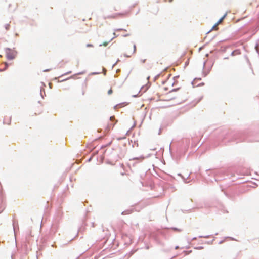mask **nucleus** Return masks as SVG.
<instances>
[{
	"instance_id": "obj_9",
	"label": "nucleus",
	"mask_w": 259,
	"mask_h": 259,
	"mask_svg": "<svg viewBox=\"0 0 259 259\" xmlns=\"http://www.w3.org/2000/svg\"><path fill=\"white\" fill-rule=\"evenodd\" d=\"M113 34H114V37H113L110 39V41H111L112 40H113V39L116 37V36H115V33H114Z\"/></svg>"
},
{
	"instance_id": "obj_10",
	"label": "nucleus",
	"mask_w": 259,
	"mask_h": 259,
	"mask_svg": "<svg viewBox=\"0 0 259 259\" xmlns=\"http://www.w3.org/2000/svg\"><path fill=\"white\" fill-rule=\"evenodd\" d=\"M87 47H93V46L92 44H88Z\"/></svg>"
},
{
	"instance_id": "obj_2",
	"label": "nucleus",
	"mask_w": 259,
	"mask_h": 259,
	"mask_svg": "<svg viewBox=\"0 0 259 259\" xmlns=\"http://www.w3.org/2000/svg\"><path fill=\"white\" fill-rule=\"evenodd\" d=\"M96 26L98 28H101L104 25V21L102 18H98L96 21Z\"/></svg>"
},
{
	"instance_id": "obj_8",
	"label": "nucleus",
	"mask_w": 259,
	"mask_h": 259,
	"mask_svg": "<svg viewBox=\"0 0 259 259\" xmlns=\"http://www.w3.org/2000/svg\"><path fill=\"white\" fill-rule=\"evenodd\" d=\"M112 93H113V91H112V89H110L108 91V94L109 95H111Z\"/></svg>"
},
{
	"instance_id": "obj_13",
	"label": "nucleus",
	"mask_w": 259,
	"mask_h": 259,
	"mask_svg": "<svg viewBox=\"0 0 259 259\" xmlns=\"http://www.w3.org/2000/svg\"><path fill=\"white\" fill-rule=\"evenodd\" d=\"M71 72V71H69L68 73H67V74H68V73H70Z\"/></svg>"
},
{
	"instance_id": "obj_7",
	"label": "nucleus",
	"mask_w": 259,
	"mask_h": 259,
	"mask_svg": "<svg viewBox=\"0 0 259 259\" xmlns=\"http://www.w3.org/2000/svg\"><path fill=\"white\" fill-rule=\"evenodd\" d=\"M218 25H216V24L213 26L212 27V29L213 30H217L218 29Z\"/></svg>"
},
{
	"instance_id": "obj_11",
	"label": "nucleus",
	"mask_w": 259,
	"mask_h": 259,
	"mask_svg": "<svg viewBox=\"0 0 259 259\" xmlns=\"http://www.w3.org/2000/svg\"><path fill=\"white\" fill-rule=\"evenodd\" d=\"M11 257L12 259H15V256L14 255H12Z\"/></svg>"
},
{
	"instance_id": "obj_3",
	"label": "nucleus",
	"mask_w": 259,
	"mask_h": 259,
	"mask_svg": "<svg viewBox=\"0 0 259 259\" xmlns=\"http://www.w3.org/2000/svg\"><path fill=\"white\" fill-rule=\"evenodd\" d=\"M7 57L8 59L12 60L15 58V55L11 52V51L9 49L7 51Z\"/></svg>"
},
{
	"instance_id": "obj_6",
	"label": "nucleus",
	"mask_w": 259,
	"mask_h": 259,
	"mask_svg": "<svg viewBox=\"0 0 259 259\" xmlns=\"http://www.w3.org/2000/svg\"><path fill=\"white\" fill-rule=\"evenodd\" d=\"M108 43H109V42H107V41L104 42L102 44L100 45V46H103L106 47L108 45Z\"/></svg>"
},
{
	"instance_id": "obj_5",
	"label": "nucleus",
	"mask_w": 259,
	"mask_h": 259,
	"mask_svg": "<svg viewBox=\"0 0 259 259\" xmlns=\"http://www.w3.org/2000/svg\"><path fill=\"white\" fill-rule=\"evenodd\" d=\"M226 15H224L216 23V25H219L223 21L224 19L225 18Z\"/></svg>"
},
{
	"instance_id": "obj_1",
	"label": "nucleus",
	"mask_w": 259,
	"mask_h": 259,
	"mask_svg": "<svg viewBox=\"0 0 259 259\" xmlns=\"http://www.w3.org/2000/svg\"><path fill=\"white\" fill-rule=\"evenodd\" d=\"M126 15V13H116L114 14H110L108 15H107L105 19L108 18H112V19H115L119 17L124 16Z\"/></svg>"
},
{
	"instance_id": "obj_4",
	"label": "nucleus",
	"mask_w": 259,
	"mask_h": 259,
	"mask_svg": "<svg viewBox=\"0 0 259 259\" xmlns=\"http://www.w3.org/2000/svg\"><path fill=\"white\" fill-rule=\"evenodd\" d=\"M132 50L131 51V52L129 53L128 55H126V56L127 57H131L132 55H133L136 51V46L135 45H133L132 46Z\"/></svg>"
},
{
	"instance_id": "obj_12",
	"label": "nucleus",
	"mask_w": 259,
	"mask_h": 259,
	"mask_svg": "<svg viewBox=\"0 0 259 259\" xmlns=\"http://www.w3.org/2000/svg\"><path fill=\"white\" fill-rule=\"evenodd\" d=\"M145 61V60H144L142 61L143 63H144Z\"/></svg>"
}]
</instances>
